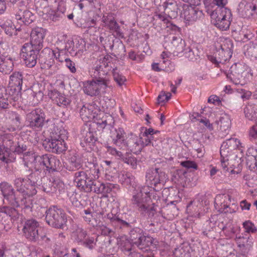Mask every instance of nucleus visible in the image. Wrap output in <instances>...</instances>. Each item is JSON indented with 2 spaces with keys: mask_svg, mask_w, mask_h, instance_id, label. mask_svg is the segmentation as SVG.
<instances>
[{
  "mask_svg": "<svg viewBox=\"0 0 257 257\" xmlns=\"http://www.w3.org/2000/svg\"><path fill=\"white\" fill-rule=\"evenodd\" d=\"M142 137H138L136 135L131 134L126 138L124 146L120 150L111 146H106L107 152L117 158H122L124 154L133 153L138 154L143 149V145L141 143Z\"/></svg>",
  "mask_w": 257,
  "mask_h": 257,
  "instance_id": "f257e3e1",
  "label": "nucleus"
},
{
  "mask_svg": "<svg viewBox=\"0 0 257 257\" xmlns=\"http://www.w3.org/2000/svg\"><path fill=\"white\" fill-rule=\"evenodd\" d=\"M0 187L5 202H7L13 207L21 206L24 209L31 210L33 206L31 198H21L20 195L15 193L12 186L8 183H2Z\"/></svg>",
  "mask_w": 257,
  "mask_h": 257,
  "instance_id": "f03ea898",
  "label": "nucleus"
},
{
  "mask_svg": "<svg viewBox=\"0 0 257 257\" xmlns=\"http://www.w3.org/2000/svg\"><path fill=\"white\" fill-rule=\"evenodd\" d=\"M147 194L148 192L144 190H137L133 194L132 202L142 213L147 214L149 217H152L154 216L156 210L153 204L150 205V198Z\"/></svg>",
  "mask_w": 257,
  "mask_h": 257,
  "instance_id": "7ed1b4c3",
  "label": "nucleus"
},
{
  "mask_svg": "<svg viewBox=\"0 0 257 257\" xmlns=\"http://www.w3.org/2000/svg\"><path fill=\"white\" fill-rule=\"evenodd\" d=\"M212 23L222 31L227 30L232 20L231 11L226 8H221L215 10L211 15Z\"/></svg>",
  "mask_w": 257,
  "mask_h": 257,
  "instance_id": "20e7f679",
  "label": "nucleus"
},
{
  "mask_svg": "<svg viewBox=\"0 0 257 257\" xmlns=\"http://www.w3.org/2000/svg\"><path fill=\"white\" fill-rule=\"evenodd\" d=\"M218 216L214 215L206 221V226L203 231V235L209 238H215V233L220 231H223L228 223L226 220H223V219L219 217L217 220H215Z\"/></svg>",
  "mask_w": 257,
  "mask_h": 257,
  "instance_id": "39448f33",
  "label": "nucleus"
},
{
  "mask_svg": "<svg viewBox=\"0 0 257 257\" xmlns=\"http://www.w3.org/2000/svg\"><path fill=\"white\" fill-rule=\"evenodd\" d=\"M46 220L48 224L53 227L62 228L67 219L61 209L53 206L46 211Z\"/></svg>",
  "mask_w": 257,
  "mask_h": 257,
  "instance_id": "423d86ee",
  "label": "nucleus"
},
{
  "mask_svg": "<svg viewBox=\"0 0 257 257\" xmlns=\"http://www.w3.org/2000/svg\"><path fill=\"white\" fill-rule=\"evenodd\" d=\"M110 58L109 56H105L96 61L93 67L90 71L91 76L96 79L99 81L103 80L108 83L106 75L109 70L108 63Z\"/></svg>",
  "mask_w": 257,
  "mask_h": 257,
  "instance_id": "0eeeda50",
  "label": "nucleus"
},
{
  "mask_svg": "<svg viewBox=\"0 0 257 257\" xmlns=\"http://www.w3.org/2000/svg\"><path fill=\"white\" fill-rule=\"evenodd\" d=\"M245 66L241 63L233 64L230 68V73L226 75L227 77L235 85L241 86L246 83Z\"/></svg>",
  "mask_w": 257,
  "mask_h": 257,
  "instance_id": "6e6552de",
  "label": "nucleus"
},
{
  "mask_svg": "<svg viewBox=\"0 0 257 257\" xmlns=\"http://www.w3.org/2000/svg\"><path fill=\"white\" fill-rule=\"evenodd\" d=\"M1 143L4 144L10 153L11 152L21 154L27 150V146L24 144H20L17 137L11 134L0 136V143Z\"/></svg>",
  "mask_w": 257,
  "mask_h": 257,
  "instance_id": "1a4fd4ad",
  "label": "nucleus"
},
{
  "mask_svg": "<svg viewBox=\"0 0 257 257\" xmlns=\"http://www.w3.org/2000/svg\"><path fill=\"white\" fill-rule=\"evenodd\" d=\"M26 121L32 129L41 130L46 122L45 113L41 109H35L27 114Z\"/></svg>",
  "mask_w": 257,
  "mask_h": 257,
  "instance_id": "9d476101",
  "label": "nucleus"
},
{
  "mask_svg": "<svg viewBox=\"0 0 257 257\" xmlns=\"http://www.w3.org/2000/svg\"><path fill=\"white\" fill-rule=\"evenodd\" d=\"M40 50L35 47H33L32 45L29 44V43L23 45L21 56L28 67L32 68L36 65Z\"/></svg>",
  "mask_w": 257,
  "mask_h": 257,
  "instance_id": "9b49d317",
  "label": "nucleus"
},
{
  "mask_svg": "<svg viewBox=\"0 0 257 257\" xmlns=\"http://www.w3.org/2000/svg\"><path fill=\"white\" fill-rule=\"evenodd\" d=\"M14 185L17 191L21 193V198H29L36 194L37 192L33 185H31L27 178H17L14 180Z\"/></svg>",
  "mask_w": 257,
  "mask_h": 257,
  "instance_id": "f8f14e48",
  "label": "nucleus"
},
{
  "mask_svg": "<svg viewBox=\"0 0 257 257\" xmlns=\"http://www.w3.org/2000/svg\"><path fill=\"white\" fill-rule=\"evenodd\" d=\"M108 83L103 80L97 79L86 81L83 82V90L89 96H94L99 95L102 90L107 87Z\"/></svg>",
  "mask_w": 257,
  "mask_h": 257,
  "instance_id": "ddd939ff",
  "label": "nucleus"
},
{
  "mask_svg": "<svg viewBox=\"0 0 257 257\" xmlns=\"http://www.w3.org/2000/svg\"><path fill=\"white\" fill-rule=\"evenodd\" d=\"M157 242L155 241V239L151 236L143 235V236L137 242L133 247H126L124 246L123 250L128 253V255H130V251L135 249V247L138 248L142 252H146L150 249L151 246L156 247Z\"/></svg>",
  "mask_w": 257,
  "mask_h": 257,
  "instance_id": "4468645a",
  "label": "nucleus"
},
{
  "mask_svg": "<svg viewBox=\"0 0 257 257\" xmlns=\"http://www.w3.org/2000/svg\"><path fill=\"white\" fill-rule=\"evenodd\" d=\"M39 224L35 219L27 220L24 225L23 231L25 236L29 240L36 241L39 238Z\"/></svg>",
  "mask_w": 257,
  "mask_h": 257,
  "instance_id": "2eb2a0df",
  "label": "nucleus"
},
{
  "mask_svg": "<svg viewBox=\"0 0 257 257\" xmlns=\"http://www.w3.org/2000/svg\"><path fill=\"white\" fill-rule=\"evenodd\" d=\"M146 177V182L148 185H151V187H152V186L156 187L158 184L165 181L166 174L159 168H152L147 171Z\"/></svg>",
  "mask_w": 257,
  "mask_h": 257,
  "instance_id": "dca6fc26",
  "label": "nucleus"
},
{
  "mask_svg": "<svg viewBox=\"0 0 257 257\" xmlns=\"http://www.w3.org/2000/svg\"><path fill=\"white\" fill-rule=\"evenodd\" d=\"M255 2L253 0H241L237 9L238 14L242 17L250 18L256 14Z\"/></svg>",
  "mask_w": 257,
  "mask_h": 257,
  "instance_id": "f3484780",
  "label": "nucleus"
},
{
  "mask_svg": "<svg viewBox=\"0 0 257 257\" xmlns=\"http://www.w3.org/2000/svg\"><path fill=\"white\" fill-rule=\"evenodd\" d=\"M75 182L78 187L86 192H90L92 184L93 183V179L90 176L88 177L84 171H79L75 174Z\"/></svg>",
  "mask_w": 257,
  "mask_h": 257,
  "instance_id": "a211bd4d",
  "label": "nucleus"
},
{
  "mask_svg": "<svg viewBox=\"0 0 257 257\" xmlns=\"http://www.w3.org/2000/svg\"><path fill=\"white\" fill-rule=\"evenodd\" d=\"M102 22L104 24V26L109 29L114 37L123 38V34L121 32L120 27L111 14H109L107 16L104 15L102 18Z\"/></svg>",
  "mask_w": 257,
  "mask_h": 257,
  "instance_id": "6ab92c4d",
  "label": "nucleus"
},
{
  "mask_svg": "<svg viewBox=\"0 0 257 257\" xmlns=\"http://www.w3.org/2000/svg\"><path fill=\"white\" fill-rule=\"evenodd\" d=\"M241 145L240 141L236 138H230L226 140L221 145L220 150L221 157L227 158L233 151L238 149Z\"/></svg>",
  "mask_w": 257,
  "mask_h": 257,
  "instance_id": "aec40b11",
  "label": "nucleus"
},
{
  "mask_svg": "<svg viewBox=\"0 0 257 257\" xmlns=\"http://www.w3.org/2000/svg\"><path fill=\"white\" fill-rule=\"evenodd\" d=\"M46 35V30L41 27H37L32 30L31 33V41L29 44L41 50L43 47V40Z\"/></svg>",
  "mask_w": 257,
  "mask_h": 257,
  "instance_id": "412c9836",
  "label": "nucleus"
},
{
  "mask_svg": "<svg viewBox=\"0 0 257 257\" xmlns=\"http://www.w3.org/2000/svg\"><path fill=\"white\" fill-rule=\"evenodd\" d=\"M215 124L217 125V129L220 132L222 137L228 134L231 126V122L230 116L223 114L220 116L218 120H216Z\"/></svg>",
  "mask_w": 257,
  "mask_h": 257,
  "instance_id": "4be33fe9",
  "label": "nucleus"
},
{
  "mask_svg": "<svg viewBox=\"0 0 257 257\" xmlns=\"http://www.w3.org/2000/svg\"><path fill=\"white\" fill-rule=\"evenodd\" d=\"M125 137L126 133L122 128H115L111 131L110 138L112 139V142L113 144L118 148L117 149L118 150H120L122 147H124Z\"/></svg>",
  "mask_w": 257,
  "mask_h": 257,
  "instance_id": "5701e85b",
  "label": "nucleus"
},
{
  "mask_svg": "<svg viewBox=\"0 0 257 257\" xmlns=\"http://www.w3.org/2000/svg\"><path fill=\"white\" fill-rule=\"evenodd\" d=\"M97 108L93 104L87 103L84 105L80 110L82 119L85 122L93 119L97 113Z\"/></svg>",
  "mask_w": 257,
  "mask_h": 257,
  "instance_id": "b1692460",
  "label": "nucleus"
},
{
  "mask_svg": "<svg viewBox=\"0 0 257 257\" xmlns=\"http://www.w3.org/2000/svg\"><path fill=\"white\" fill-rule=\"evenodd\" d=\"M236 241L240 253L244 256L246 255L252 247V238L249 236H239L236 238Z\"/></svg>",
  "mask_w": 257,
  "mask_h": 257,
  "instance_id": "393cba45",
  "label": "nucleus"
},
{
  "mask_svg": "<svg viewBox=\"0 0 257 257\" xmlns=\"http://www.w3.org/2000/svg\"><path fill=\"white\" fill-rule=\"evenodd\" d=\"M55 51L49 48H45L41 53L39 61L43 63L45 67L50 68L54 64Z\"/></svg>",
  "mask_w": 257,
  "mask_h": 257,
  "instance_id": "a878e982",
  "label": "nucleus"
},
{
  "mask_svg": "<svg viewBox=\"0 0 257 257\" xmlns=\"http://www.w3.org/2000/svg\"><path fill=\"white\" fill-rule=\"evenodd\" d=\"M230 53L228 47L224 48V50L219 49L215 53L214 56H211L209 58L212 62L218 66L220 63H224L230 57Z\"/></svg>",
  "mask_w": 257,
  "mask_h": 257,
  "instance_id": "bb28decb",
  "label": "nucleus"
},
{
  "mask_svg": "<svg viewBox=\"0 0 257 257\" xmlns=\"http://www.w3.org/2000/svg\"><path fill=\"white\" fill-rule=\"evenodd\" d=\"M48 95L52 101L59 106H65L70 103L69 99L57 90L50 91Z\"/></svg>",
  "mask_w": 257,
  "mask_h": 257,
  "instance_id": "cd10ccee",
  "label": "nucleus"
},
{
  "mask_svg": "<svg viewBox=\"0 0 257 257\" xmlns=\"http://www.w3.org/2000/svg\"><path fill=\"white\" fill-rule=\"evenodd\" d=\"M230 197L229 195H225L224 194L217 195L214 201L215 207L218 209L220 213H227L229 212L228 210V205L225 202L226 200H230Z\"/></svg>",
  "mask_w": 257,
  "mask_h": 257,
  "instance_id": "c85d7f7f",
  "label": "nucleus"
},
{
  "mask_svg": "<svg viewBox=\"0 0 257 257\" xmlns=\"http://www.w3.org/2000/svg\"><path fill=\"white\" fill-rule=\"evenodd\" d=\"M163 8L169 18L174 19L177 17L179 8L175 0H167Z\"/></svg>",
  "mask_w": 257,
  "mask_h": 257,
  "instance_id": "c756f323",
  "label": "nucleus"
},
{
  "mask_svg": "<svg viewBox=\"0 0 257 257\" xmlns=\"http://www.w3.org/2000/svg\"><path fill=\"white\" fill-rule=\"evenodd\" d=\"M16 19L19 21V23H22L25 25L31 24L34 19V16L32 13L26 9H20L15 15Z\"/></svg>",
  "mask_w": 257,
  "mask_h": 257,
  "instance_id": "7c9ffc66",
  "label": "nucleus"
},
{
  "mask_svg": "<svg viewBox=\"0 0 257 257\" xmlns=\"http://www.w3.org/2000/svg\"><path fill=\"white\" fill-rule=\"evenodd\" d=\"M201 14V12L199 11L195 10L192 7L188 5L183 6V11L181 13L184 19L187 21H195L198 17Z\"/></svg>",
  "mask_w": 257,
  "mask_h": 257,
  "instance_id": "2f4dec72",
  "label": "nucleus"
},
{
  "mask_svg": "<svg viewBox=\"0 0 257 257\" xmlns=\"http://www.w3.org/2000/svg\"><path fill=\"white\" fill-rule=\"evenodd\" d=\"M186 44L180 37H173L171 44V49L174 55H178L185 50Z\"/></svg>",
  "mask_w": 257,
  "mask_h": 257,
  "instance_id": "473e14b6",
  "label": "nucleus"
},
{
  "mask_svg": "<svg viewBox=\"0 0 257 257\" xmlns=\"http://www.w3.org/2000/svg\"><path fill=\"white\" fill-rule=\"evenodd\" d=\"M44 88L38 83L34 84L31 87V94L33 97L34 104H38L43 100Z\"/></svg>",
  "mask_w": 257,
  "mask_h": 257,
  "instance_id": "72a5a7b5",
  "label": "nucleus"
},
{
  "mask_svg": "<svg viewBox=\"0 0 257 257\" xmlns=\"http://www.w3.org/2000/svg\"><path fill=\"white\" fill-rule=\"evenodd\" d=\"M47 145L53 153H60L66 150L65 145L62 140L51 139L47 142Z\"/></svg>",
  "mask_w": 257,
  "mask_h": 257,
  "instance_id": "f704fd0d",
  "label": "nucleus"
},
{
  "mask_svg": "<svg viewBox=\"0 0 257 257\" xmlns=\"http://www.w3.org/2000/svg\"><path fill=\"white\" fill-rule=\"evenodd\" d=\"M46 170L55 171L60 168L61 163L57 158L51 155H45Z\"/></svg>",
  "mask_w": 257,
  "mask_h": 257,
  "instance_id": "c9c22d12",
  "label": "nucleus"
},
{
  "mask_svg": "<svg viewBox=\"0 0 257 257\" xmlns=\"http://www.w3.org/2000/svg\"><path fill=\"white\" fill-rule=\"evenodd\" d=\"M82 139L81 144L85 147V146L93 145L97 141L95 133L88 130H84L82 133Z\"/></svg>",
  "mask_w": 257,
  "mask_h": 257,
  "instance_id": "e433bc0d",
  "label": "nucleus"
},
{
  "mask_svg": "<svg viewBox=\"0 0 257 257\" xmlns=\"http://www.w3.org/2000/svg\"><path fill=\"white\" fill-rule=\"evenodd\" d=\"M245 116L248 119H257V104L249 102L244 109Z\"/></svg>",
  "mask_w": 257,
  "mask_h": 257,
  "instance_id": "4c0bfd02",
  "label": "nucleus"
},
{
  "mask_svg": "<svg viewBox=\"0 0 257 257\" xmlns=\"http://www.w3.org/2000/svg\"><path fill=\"white\" fill-rule=\"evenodd\" d=\"M23 75L19 72H15L10 77L9 84L11 87H17L21 89L23 83Z\"/></svg>",
  "mask_w": 257,
  "mask_h": 257,
  "instance_id": "58836bf2",
  "label": "nucleus"
},
{
  "mask_svg": "<svg viewBox=\"0 0 257 257\" xmlns=\"http://www.w3.org/2000/svg\"><path fill=\"white\" fill-rule=\"evenodd\" d=\"M144 235L143 231L140 228H134L130 232V243L133 247L137 242Z\"/></svg>",
  "mask_w": 257,
  "mask_h": 257,
  "instance_id": "ea45409f",
  "label": "nucleus"
},
{
  "mask_svg": "<svg viewBox=\"0 0 257 257\" xmlns=\"http://www.w3.org/2000/svg\"><path fill=\"white\" fill-rule=\"evenodd\" d=\"M14 67L13 61L11 58H2V62H0V72L4 74H9Z\"/></svg>",
  "mask_w": 257,
  "mask_h": 257,
  "instance_id": "a19ab883",
  "label": "nucleus"
},
{
  "mask_svg": "<svg viewBox=\"0 0 257 257\" xmlns=\"http://www.w3.org/2000/svg\"><path fill=\"white\" fill-rule=\"evenodd\" d=\"M87 236V232L82 227L77 226L72 233V237L78 243H81Z\"/></svg>",
  "mask_w": 257,
  "mask_h": 257,
  "instance_id": "79ce46f5",
  "label": "nucleus"
},
{
  "mask_svg": "<svg viewBox=\"0 0 257 257\" xmlns=\"http://www.w3.org/2000/svg\"><path fill=\"white\" fill-rule=\"evenodd\" d=\"M81 166L80 159L76 156H73L69 159L66 169L69 171H74L78 170Z\"/></svg>",
  "mask_w": 257,
  "mask_h": 257,
  "instance_id": "37998d69",
  "label": "nucleus"
},
{
  "mask_svg": "<svg viewBox=\"0 0 257 257\" xmlns=\"http://www.w3.org/2000/svg\"><path fill=\"white\" fill-rule=\"evenodd\" d=\"M34 169L36 171H41L46 170L45 158V155L36 156L35 162L32 166V169Z\"/></svg>",
  "mask_w": 257,
  "mask_h": 257,
  "instance_id": "c03bdc74",
  "label": "nucleus"
},
{
  "mask_svg": "<svg viewBox=\"0 0 257 257\" xmlns=\"http://www.w3.org/2000/svg\"><path fill=\"white\" fill-rule=\"evenodd\" d=\"M36 155L32 152H27L24 153L23 161L25 166L30 169H32V166L36 158Z\"/></svg>",
  "mask_w": 257,
  "mask_h": 257,
  "instance_id": "a18cd8bd",
  "label": "nucleus"
},
{
  "mask_svg": "<svg viewBox=\"0 0 257 257\" xmlns=\"http://www.w3.org/2000/svg\"><path fill=\"white\" fill-rule=\"evenodd\" d=\"M38 172H33L27 177L30 185H33L36 189L38 188V186H40V179L41 178V176Z\"/></svg>",
  "mask_w": 257,
  "mask_h": 257,
  "instance_id": "49530a36",
  "label": "nucleus"
},
{
  "mask_svg": "<svg viewBox=\"0 0 257 257\" xmlns=\"http://www.w3.org/2000/svg\"><path fill=\"white\" fill-rule=\"evenodd\" d=\"M90 192L97 194H105V184L97 180H93V183L91 186Z\"/></svg>",
  "mask_w": 257,
  "mask_h": 257,
  "instance_id": "de8ad7c7",
  "label": "nucleus"
},
{
  "mask_svg": "<svg viewBox=\"0 0 257 257\" xmlns=\"http://www.w3.org/2000/svg\"><path fill=\"white\" fill-rule=\"evenodd\" d=\"M97 241V238L93 237H86L81 242V244L85 247L92 250L94 249L96 246Z\"/></svg>",
  "mask_w": 257,
  "mask_h": 257,
  "instance_id": "09e8293b",
  "label": "nucleus"
},
{
  "mask_svg": "<svg viewBox=\"0 0 257 257\" xmlns=\"http://www.w3.org/2000/svg\"><path fill=\"white\" fill-rule=\"evenodd\" d=\"M0 213L5 214L7 217L14 219L17 217L18 212L13 207H3L0 208Z\"/></svg>",
  "mask_w": 257,
  "mask_h": 257,
  "instance_id": "8fccbe9b",
  "label": "nucleus"
},
{
  "mask_svg": "<svg viewBox=\"0 0 257 257\" xmlns=\"http://www.w3.org/2000/svg\"><path fill=\"white\" fill-rule=\"evenodd\" d=\"M84 212L85 215L83 218L85 221L87 222L89 224L93 227L97 226L98 224L97 221L93 217V215L89 210H84Z\"/></svg>",
  "mask_w": 257,
  "mask_h": 257,
  "instance_id": "3c124183",
  "label": "nucleus"
},
{
  "mask_svg": "<svg viewBox=\"0 0 257 257\" xmlns=\"http://www.w3.org/2000/svg\"><path fill=\"white\" fill-rule=\"evenodd\" d=\"M192 149L197 153V156L201 158L203 156L205 150L203 146L198 141L194 142L192 145Z\"/></svg>",
  "mask_w": 257,
  "mask_h": 257,
  "instance_id": "603ef678",
  "label": "nucleus"
},
{
  "mask_svg": "<svg viewBox=\"0 0 257 257\" xmlns=\"http://www.w3.org/2000/svg\"><path fill=\"white\" fill-rule=\"evenodd\" d=\"M41 181L43 182V184L42 186H39V187L38 188L46 193L52 192V188L50 181L47 178H43Z\"/></svg>",
  "mask_w": 257,
  "mask_h": 257,
  "instance_id": "864d4df0",
  "label": "nucleus"
},
{
  "mask_svg": "<svg viewBox=\"0 0 257 257\" xmlns=\"http://www.w3.org/2000/svg\"><path fill=\"white\" fill-rule=\"evenodd\" d=\"M10 154L9 151L7 150L4 144L0 143V160L4 162H7Z\"/></svg>",
  "mask_w": 257,
  "mask_h": 257,
  "instance_id": "5fc2aeb1",
  "label": "nucleus"
},
{
  "mask_svg": "<svg viewBox=\"0 0 257 257\" xmlns=\"http://www.w3.org/2000/svg\"><path fill=\"white\" fill-rule=\"evenodd\" d=\"M242 225L245 232L247 233H255L257 231L254 224L250 220L244 221Z\"/></svg>",
  "mask_w": 257,
  "mask_h": 257,
  "instance_id": "6e6d98bb",
  "label": "nucleus"
},
{
  "mask_svg": "<svg viewBox=\"0 0 257 257\" xmlns=\"http://www.w3.org/2000/svg\"><path fill=\"white\" fill-rule=\"evenodd\" d=\"M3 29L5 30L6 33L9 35L12 36L13 34L16 31L15 30L16 27L13 25L11 21L7 22L3 25Z\"/></svg>",
  "mask_w": 257,
  "mask_h": 257,
  "instance_id": "4d7b16f0",
  "label": "nucleus"
},
{
  "mask_svg": "<svg viewBox=\"0 0 257 257\" xmlns=\"http://www.w3.org/2000/svg\"><path fill=\"white\" fill-rule=\"evenodd\" d=\"M113 76L114 80L119 86H121L126 80L125 77L117 72L116 70H113Z\"/></svg>",
  "mask_w": 257,
  "mask_h": 257,
  "instance_id": "13d9d810",
  "label": "nucleus"
},
{
  "mask_svg": "<svg viewBox=\"0 0 257 257\" xmlns=\"http://www.w3.org/2000/svg\"><path fill=\"white\" fill-rule=\"evenodd\" d=\"M7 117H8L9 119H11L16 125L18 126L20 124L21 119L20 115L16 113L15 112H9L7 115Z\"/></svg>",
  "mask_w": 257,
  "mask_h": 257,
  "instance_id": "bf43d9fd",
  "label": "nucleus"
},
{
  "mask_svg": "<svg viewBox=\"0 0 257 257\" xmlns=\"http://www.w3.org/2000/svg\"><path fill=\"white\" fill-rule=\"evenodd\" d=\"M171 94L170 92L165 93L162 91L157 98L158 103H164L167 101L171 97Z\"/></svg>",
  "mask_w": 257,
  "mask_h": 257,
  "instance_id": "052dcab7",
  "label": "nucleus"
},
{
  "mask_svg": "<svg viewBox=\"0 0 257 257\" xmlns=\"http://www.w3.org/2000/svg\"><path fill=\"white\" fill-rule=\"evenodd\" d=\"M97 224L98 226H96L98 228L97 229H99L101 231L102 235H110L112 234L113 231L111 229L103 225H101L100 222H97Z\"/></svg>",
  "mask_w": 257,
  "mask_h": 257,
  "instance_id": "680f3d73",
  "label": "nucleus"
},
{
  "mask_svg": "<svg viewBox=\"0 0 257 257\" xmlns=\"http://www.w3.org/2000/svg\"><path fill=\"white\" fill-rule=\"evenodd\" d=\"M122 181L126 185H132L135 180V177L128 173L123 174Z\"/></svg>",
  "mask_w": 257,
  "mask_h": 257,
  "instance_id": "e2e57ef3",
  "label": "nucleus"
},
{
  "mask_svg": "<svg viewBox=\"0 0 257 257\" xmlns=\"http://www.w3.org/2000/svg\"><path fill=\"white\" fill-rule=\"evenodd\" d=\"M246 165L251 171H254L256 169V158H246Z\"/></svg>",
  "mask_w": 257,
  "mask_h": 257,
  "instance_id": "0e129e2a",
  "label": "nucleus"
},
{
  "mask_svg": "<svg viewBox=\"0 0 257 257\" xmlns=\"http://www.w3.org/2000/svg\"><path fill=\"white\" fill-rule=\"evenodd\" d=\"M168 18V16L167 17L165 15L163 14L158 13H156L154 16V20L156 21H162L164 22V24H168L169 22Z\"/></svg>",
  "mask_w": 257,
  "mask_h": 257,
  "instance_id": "69168bd1",
  "label": "nucleus"
},
{
  "mask_svg": "<svg viewBox=\"0 0 257 257\" xmlns=\"http://www.w3.org/2000/svg\"><path fill=\"white\" fill-rule=\"evenodd\" d=\"M223 232L225 236L230 237L234 233L235 230L232 225L230 223L228 222Z\"/></svg>",
  "mask_w": 257,
  "mask_h": 257,
  "instance_id": "338daca9",
  "label": "nucleus"
},
{
  "mask_svg": "<svg viewBox=\"0 0 257 257\" xmlns=\"http://www.w3.org/2000/svg\"><path fill=\"white\" fill-rule=\"evenodd\" d=\"M246 53L248 56L257 60V46H250L247 49Z\"/></svg>",
  "mask_w": 257,
  "mask_h": 257,
  "instance_id": "774afa93",
  "label": "nucleus"
}]
</instances>
